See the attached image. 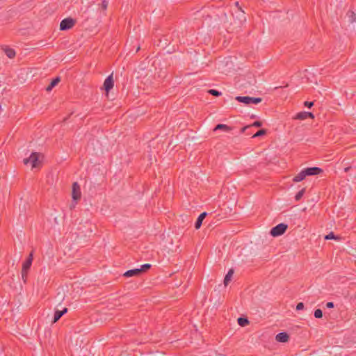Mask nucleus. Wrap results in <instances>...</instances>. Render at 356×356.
Returning a JSON list of instances; mask_svg holds the SVG:
<instances>
[{"mask_svg":"<svg viewBox=\"0 0 356 356\" xmlns=\"http://www.w3.org/2000/svg\"><path fill=\"white\" fill-rule=\"evenodd\" d=\"M4 52L9 58H13L16 54L15 51L13 49L9 47L5 48Z\"/></svg>","mask_w":356,"mask_h":356,"instance_id":"nucleus-18","label":"nucleus"},{"mask_svg":"<svg viewBox=\"0 0 356 356\" xmlns=\"http://www.w3.org/2000/svg\"><path fill=\"white\" fill-rule=\"evenodd\" d=\"M108 1L107 0H102L101 8L102 10H106L108 8Z\"/></svg>","mask_w":356,"mask_h":356,"instance_id":"nucleus-27","label":"nucleus"},{"mask_svg":"<svg viewBox=\"0 0 356 356\" xmlns=\"http://www.w3.org/2000/svg\"><path fill=\"white\" fill-rule=\"evenodd\" d=\"M208 93L213 96H215V97H218V96L221 95V92H220L217 90H215V89L209 90Z\"/></svg>","mask_w":356,"mask_h":356,"instance_id":"nucleus-25","label":"nucleus"},{"mask_svg":"<svg viewBox=\"0 0 356 356\" xmlns=\"http://www.w3.org/2000/svg\"><path fill=\"white\" fill-rule=\"evenodd\" d=\"M207 216V212H202V213H200V215L198 216V218L195 223V228L196 229H198L201 227L202 221L204 220V219L206 218Z\"/></svg>","mask_w":356,"mask_h":356,"instance_id":"nucleus-13","label":"nucleus"},{"mask_svg":"<svg viewBox=\"0 0 356 356\" xmlns=\"http://www.w3.org/2000/svg\"><path fill=\"white\" fill-rule=\"evenodd\" d=\"M252 127V125H247V126H245L243 127H242L240 130V133L241 134H243L245 133V131L247 130V129H249Z\"/></svg>","mask_w":356,"mask_h":356,"instance_id":"nucleus-32","label":"nucleus"},{"mask_svg":"<svg viewBox=\"0 0 356 356\" xmlns=\"http://www.w3.org/2000/svg\"><path fill=\"white\" fill-rule=\"evenodd\" d=\"M237 322L240 326L244 327L249 324V321L247 318L239 317Z\"/></svg>","mask_w":356,"mask_h":356,"instance_id":"nucleus-19","label":"nucleus"},{"mask_svg":"<svg viewBox=\"0 0 356 356\" xmlns=\"http://www.w3.org/2000/svg\"><path fill=\"white\" fill-rule=\"evenodd\" d=\"M305 191H306V188H303L299 192H298L296 193V195H295V200L296 202L300 201L301 200V198L302 197V196L304 195V194L305 193Z\"/></svg>","mask_w":356,"mask_h":356,"instance_id":"nucleus-20","label":"nucleus"},{"mask_svg":"<svg viewBox=\"0 0 356 356\" xmlns=\"http://www.w3.org/2000/svg\"><path fill=\"white\" fill-rule=\"evenodd\" d=\"M314 316L316 318H321L323 316V312L321 309H316L314 311Z\"/></svg>","mask_w":356,"mask_h":356,"instance_id":"nucleus-26","label":"nucleus"},{"mask_svg":"<svg viewBox=\"0 0 356 356\" xmlns=\"http://www.w3.org/2000/svg\"><path fill=\"white\" fill-rule=\"evenodd\" d=\"M350 167H347V168H345L344 170H345V172H348L350 170Z\"/></svg>","mask_w":356,"mask_h":356,"instance_id":"nucleus-36","label":"nucleus"},{"mask_svg":"<svg viewBox=\"0 0 356 356\" xmlns=\"http://www.w3.org/2000/svg\"><path fill=\"white\" fill-rule=\"evenodd\" d=\"M304 105L305 106L307 107V108H311L314 105V102H308V101H306L304 102Z\"/></svg>","mask_w":356,"mask_h":356,"instance_id":"nucleus-31","label":"nucleus"},{"mask_svg":"<svg viewBox=\"0 0 356 356\" xmlns=\"http://www.w3.org/2000/svg\"><path fill=\"white\" fill-rule=\"evenodd\" d=\"M1 110H2V108H1V106L0 105V111H1Z\"/></svg>","mask_w":356,"mask_h":356,"instance_id":"nucleus-37","label":"nucleus"},{"mask_svg":"<svg viewBox=\"0 0 356 356\" xmlns=\"http://www.w3.org/2000/svg\"><path fill=\"white\" fill-rule=\"evenodd\" d=\"M235 5L237 7V12L238 13V15H236V18L238 19V20L242 22L243 21H245V12L242 10L241 7L239 6V3L238 1L235 2Z\"/></svg>","mask_w":356,"mask_h":356,"instance_id":"nucleus-10","label":"nucleus"},{"mask_svg":"<svg viewBox=\"0 0 356 356\" xmlns=\"http://www.w3.org/2000/svg\"><path fill=\"white\" fill-rule=\"evenodd\" d=\"M251 125L252 127H260L262 126V122L261 121H255Z\"/></svg>","mask_w":356,"mask_h":356,"instance_id":"nucleus-30","label":"nucleus"},{"mask_svg":"<svg viewBox=\"0 0 356 356\" xmlns=\"http://www.w3.org/2000/svg\"><path fill=\"white\" fill-rule=\"evenodd\" d=\"M123 275L126 277H134V276L137 277V276L140 275V273H139V270H138V268H135V269H131V270H129L126 271Z\"/></svg>","mask_w":356,"mask_h":356,"instance_id":"nucleus-16","label":"nucleus"},{"mask_svg":"<svg viewBox=\"0 0 356 356\" xmlns=\"http://www.w3.org/2000/svg\"><path fill=\"white\" fill-rule=\"evenodd\" d=\"M233 274H234V270L233 269H229L228 273L226 274V275L225 277V279H224V284H225V286H227L228 285V284L229 283V282L232 280Z\"/></svg>","mask_w":356,"mask_h":356,"instance_id":"nucleus-17","label":"nucleus"},{"mask_svg":"<svg viewBox=\"0 0 356 356\" xmlns=\"http://www.w3.org/2000/svg\"><path fill=\"white\" fill-rule=\"evenodd\" d=\"M67 312V308L65 307L63 310H56L54 312V316L53 323L57 322Z\"/></svg>","mask_w":356,"mask_h":356,"instance_id":"nucleus-11","label":"nucleus"},{"mask_svg":"<svg viewBox=\"0 0 356 356\" xmlns=\"http://www.w3.org/2000/svg\"><path fill=\"white\" fill-rule=\"evenodd\" d=\"M287 228L286 224L280 223L270 229V234L274 237L279 236L284 234Z\"/></svg>","mask_w":356,"mask_h":356,"instance_id":"nucleus-2","label":"nucleus"},{"mask_svg":"<svg viewBox=\"0 0 356 356\" xmlns=\"http://www.w3.org/2000/svg\"><path fill=\"white\" fill-rule=\"evenodd\" d=\"M38 159L39 154L38 152H32L29 157L24 159L23 162L25 165L31 163L32 168H35L37 167Z\"/></svg>","mask_w":356,"mask_h":356,"instance_id":"nucleus-4","label":"nucleus"},{"mask_svg":"<svg viewBox=\"0 0 356 356\" xmlns=\"http://www.w3.org/2000/svg\"><path fill=\"white\" fill-rule=\"evenodd\" d=\"M60 81V77L56 76V78L51 80L49 86L46 88V90L47 92H50Z\"/></svg>","mask_w":356,"mask_h":356,"instance_id":"nucleus-14","label":"nucleus"},{"mask_svg":"<svg viewBox=\"0 0 356 356\" xmlns=\"http://www.w3.org/2000/svg\"><path fill=\"white\" fill-rule=\"evenodd\" d=\"M306 116H307V118H310L313 119L314 118V115L312 113L307 112V111H306Z\"/></svg>","mask_w":356,"mask_h":356,"instance_id":"nucleus-35","label":"nucleus"},{"mask_svg":"<svg viewBox=\"0 0 356 356\" xmlns=\"http://www.w3.org/2000/svg\"><path fill=\"white\" fill-rule=\"evenodd\" d=\"M33 252H31L29 257H27V259H26V261L23 263L22 264V270L25 272V271H29L31 265H32V262H33Z\"/></svg>","mask_w":356,"mask_h":356,"instance_id":"nucleus-6","label":"nucleus"},{"mask_svg":"<svg viewBox=\"0 0 356 356\" xmlns=\"http://www.w3.org/2000/svg\"><path fill=\"white\" fill-rule=\"evenodd\" d=\"M337 236H336L333 232H330L329 234L326 235L325 236V240H329V239H337Z\"/></svg>","mask_w":356,"mask_h":356,"instance_id":"nucleus-28","label":"nucleus"},{"mask_svg":"<svg viewBox=\"0 0 356 356\" xmlns=\"http://www.w3.org/2000/svg\"><path fill=\"white\" fill-rule=\"evenodd\" d=\"M223 130L226 132H229L232 130V127L227 126L225 124H218L213 129V131Z\"/></svg>","mask_w":356,"mask_h":356,"instance_id":"nucleus-15","label":"nucleus"},{"mask_svg":"<svg viewBox=\"0 0 356 356\" xmlns=\"http://www.w3.org/2000/svg\"><path fill=\"white\" fill-rule=\"evenodd\" d=\"M306 177H307V175L306 171L304 168L293 178V182L301 181L304 180L306 178Z\"/></svg>","mask_w":356,"mask_h":356,"instance_id":"nucleus-12","label":"nucleus"},{"mask_svg":"<svg viewBox=\"0 0 356 356\" xmlns=\"http://www.w3.org/2000/svg\"><path fill=\"white\" fill-rule=\"evenodd\" d=\"M294 118L300 120L307 119L306 111L298 113Z\"/></svg>","mask_w":356,"mask_h":356,"instance_id":"nucleus-23","label":"nucleus"},{"mask_svg":"<svg viewBox=\"0 0 356 356\" xmlns=\"http://www.w3.org/2000/svg\"><path fill=\"white\" fill-rule=\"evenodd\" d=\"M347 16L348 17L349 22L353 23L354 22H355V20H356V14L353 11L349 10L347 13Z\"/></svg>","mask_w":356,"mask_h":356,"instance_id":"nucleus-21","label":"nucleus"},{"mask_svg":"<svg viewBox=\"0 0 356 356\" xmlns=\"http://www.w3.org/2000/svg\"><path fill=\"white\" fill-rule=\"evenodd\" d=\"M304 309V303L303 302H299L296 305V310H302Z\"/></svg>","mask_w":356,"mask_h":356,"instance_id":"nucleus-33","label":"nucleus"},{"mask_svg":"<svg viewBox=\"0 0 356 356\" xmlns=\"http://www.w3.org/2000/svg\"><path fill=\"white\" fill-rule=\"evenodd\" d=\"M150 268H151L150 264H145L142 265L140 268H138V270H139V273L140 275L142 273L146 272Z\"/></svg>","mask_w":356,"mask_h":356,"instance_id":"nucleus-22","label":"nucleus"},{"mask_svg":"<svg viewBox=\"0 0 356 356\" xmlns=\"http://www.w3.org/2000/svg\"><path fill=\"white\" fill-rule=\"evenodd\" d=\"M27 274H28L27 271L24 272V271L22 270V280H23L24 283L26 282Z\"/></svg>","mask_w":356,"mask_h":356,"instance_id":"nucleus-29","label":"nucleus"},{"mask_svg":"<svg viewBox=\"0 0 356 356\" xmlns=\"http://www.w3.org/2000/svg\"><path fill=\"white\" fill-rule=\"evenodd\" d=\"M305 170L307 176L318 175L323 172V169L318 167H309Z\"/></svg>","mask_w":356,"mask_h":356,"instance_id":"nucleus-7","label":"nucleus"},{"mask_svg":"<svg viewBox=\"0 0 356 356\" xmlns=\"http://www.w3.org/2000/svg\"><path fill=\"white\" fill-rule=\"evenodd\" d=\"M235 99L238 102L243 103L246 105H249L250 104H257L262 101V99L260 97H251L248 96H237L235 97Z\"/></svg>","mask_w":356,"mask_h":356,"instance_id":"nucleus-1","label":"nucleus"},{"mask_svg":"<svg viewBox=\"0 0 356 356\" xmlns=\"http://www.w3.org/2000/svg\"><path fill=\"white\" fill-rule=\"evenodd\" d=\"M76 19L71 17L63 19L60 23V30L67 31L72 29L76 24Z\"/></svg>","mask_w":356,"mask_h":356,"instance_id":"nucleus-3","label":"nucleus"},{"mask_svg":"<svg viewBox=\"0 0 356 356\" xmlns=\"http://www.w3.org/2000/svg\"><path fill=\"white\" fill-rule=\"evenodd\" d=\"M114 81L113 79V74L109 75L105 79L104 82V88L106 92H108L111 89L113 88Z\"/></svg>","mask_w":356,"mask_h":356,"instance_id":"nucleus-8","label":"nucleus"},{"mask_svg":"<svg viewBox=\"0 0 356 356\" xmlns=\"http://www.w3.org/2000/svg\"><path fill=\"white\" fill-rule=\"evenodd\" d=\"M275 339L278 342L286 343L289 339V335L286 332H280L276 335Z\"/></svg>","mask_w":356,"mask_h":356,"instance_id":"nucleus-9","label":"nucleus"},{"mask_svg":"<svg viewBox=\"0 0 356 356\" xmlns=\"http://www.w3.org/2000/svg\"><path fill=\"white\" fill-rule=\"evenodd\" d=\"M81 189L77 182H74L72 184V196L74 201H77L81 198Z\"/></svg>","mask_w":356,"mask_h":356,"instance_id":"nucleus-5","label":"nucleus"},{"mask_svg":"<svg viewBox=\"0 0 356 356\" xmlns=\"http://www.w3.org/2000/svg\"><path fill=\"white\" fill-rule=\"evenodd\" d=\"M326 307H327V308H328V309L334 308V302H327V303H326Z\"/></svg>","mask_w":356,"mask_h":356,"instance_id":"nucleus-34","label":"nucleus"},{"mask_svg":"<svg viewBox=\"0 0 356 356\" xmlns=\"http://www.w3.org/2000/svg\"><path fill=\"white\" fill-rule=\"evenodd\" d=\"M266 134V130L264 129H259L253 136L252 138H257L264 136Z\"/></svg>","mask_w":356,"mask_h":356,"instance_id":"nucleus-24","label":"nucleus"}]
</instances>
